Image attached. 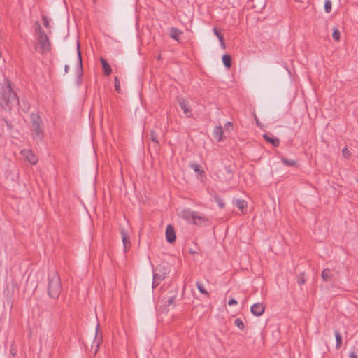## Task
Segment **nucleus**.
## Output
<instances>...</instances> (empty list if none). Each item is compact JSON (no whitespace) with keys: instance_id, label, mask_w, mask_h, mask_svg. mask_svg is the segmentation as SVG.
<instances>
[{"instance_id":"nucleus-1","label":"nucleus","mask_w":358,"mask_h":358,"mask_svg":"<svg viewBox=\"0 0 358 358\" xmlns=\"http://www.w3.org/2000/svg\"><path fill=\"white\" fill-rule=\"evenodd\" d=\"M17 102L16 94L9 85L1 87L0 106L4 109H10Z\"/></svg>"},{"instance_id":"nucleus-2","label":"nucleus","mask_w":358,"mask_h":358,"mask_svg":"<svg viewBox=\"0 0 358 358\" xmlns=\"http://www.w3.org/2000/svg\"><path fill=\"white\" fill-rule=\"evenodd\" d=\"M61 289V284L59 275L54 273L49 278L48 294L52 298H57Z\"/></svg>"},{"instance_id":"nucleus-3","label":"nucleus","mask_w":358,"mask_h":358,"mask_svg":"<svg viewBox=\"0 0 358 358\" xmlns=\"http://www.w3.org/2000/svg\"><path fill=\"white\" fill-rule=\"evenodd\" d=\"M41 52L45 53L50 50L51 44L47 35L41 30L39 27L38 29L37 45Z\"/></svg>"},{"instance_id":"nucleus-4","label":"nucleus","mask_w":358,"mask_h":358,"mask_svg":"<svg viewBox=\"0 0 358 358\" xmlns=\"http://www.w3.org/2000/svg\"><path fill=\"white\" fill-rule=\"evenodd\" d=\"M164 264H159L155 268H153V288L157 286L165 278L167 273Z\"/></svg>"},{"instance_id":"nucleus-5","label":"nucleus","mask_w":358,"mask_h":358,"mask_svg":"<svg viewBox=\"0 0 358 358\" xmlns=\"http://www.w3.org/2000/svg\"><path fill=\"white\" fill-rule=\"evenodd\" d=\"M31 124L34 136L36 138H40L43 131V127L41 126L42 121L40 117L36 115H32Z\"/></svg>"},{"instance_id":"nucleus-6","label":"nucleus","mask_w":358,"mask_h":358,"mask_svg":"<svg viewBox=\"0 0 358 358\" xmlns=\"http://www.w3.org/2000/svg\"><path fill=\"white\" fill-rule=\"evenodd\" d=\"M103 341L102 333L99 331V324H97L96 327L94 338L92 344V349L94 350V354H96L100 347L101 343Z\"/></svg>"},{"instance_id":"nucleus-7","label":"nucleus","mask_w":358,"mask_h":358,"mask_svg":"<svg viewBox=\"0 0 358 358\" xmlns=\"http://www.w3.org/2000/svg\"><path fill=\"white\" fill-rule=\"evenodd\" d=\"M266 6V0H248V8L250 7L255 13L261 12Z\"/></svg>"},{"instance_id":"nucleus-8","label":"nucleus","mask_w":358,"mask_h":358,"mask_svg":"<svg viewBox=\"0 0 358 358\" xmlns=\"http://www.w3.org/2000/svg\"><path fill=\"white\" fill-rule=\"evenodd\" d=\"M21 154L23 158L30 162L31 164H36L38 162L37 157L34 154V152L28 149H24L21 151Z\"/></svg>"},{"instance_id":"nucleus-9","label":"nucleus","mask_w":358,"mask_h":358,"mask_svg":"<svg viewBox=\"0 0 358 358\" xmlns=\"http://www.w3.org/2000/svg\"><path fill=\"white\" fill-rule=\"evenodd\" d=\"M213 135L217 141H222L227 138L224 131L220 126H216L213 129Z\"/></svg>"},{"instance_id":"nucleus-10","label":"nucleus","mask_w":358,"mask_h":358,"mask_svg":"<svg viewBox=\"0 0 358 358\" xmlns=\"http://www.w3.org/2000/svg\"><path fill=\"white\" fill-rule=\"evenodd\" d=\"M264 306L262 303H255L250 308V311L252 314H253L255 316L262 315L264 313Z\"/></svg>"},{"instance_id":"nucleus-11","label":"nucleus","mask_w":358,"mask_h":358,"mask_svg":"<svg viewBox=\"0 0 358 358\" xmlns=\"http://www.w3.org/2000/svg\"><path fill=\"white\" fill-rule=\"evenodd\" d=\"M121 236H122V243L124 245V252H127L131 246V242H130L129 233L127 231L122 229L121 230Z\"/></svg>"},{"instance_id":"nucleus-12","label":"nucleus","mask_w":358,"mask_h":358,"mask_svg":"<svg viewBox=\"0 0 358 358\" xmlns=\"http://www.w3.org/2000/svg\"><path fill=\"white\" fill-rule=\"evenodd\" d=\"M194 213V212H192L190 210L182 209L179 210L178 215L188 222H192Z\"/></svg>"},{"instance_id":"nucleus-13","label":"nucleus","mask_w":358,"mask_h":358,"mask_svg":"<svg viewBox=\"0 0 358 358\" xmlns=\"http://www.w3.org/2000/svg\"><path fill=\"white\" fill-rule=\"evenodd\" d=\"M192 222L196 225H206L208 223V220L202 215L195 213Z\"/></svg>"},{"instance_id":"nucleus-14","label":"nucleus","mask_w":358,"mask_h":358,"mask_svg":"<svg viewBox=\"0 0 358 358\" xmlns=\"http://www.w3.org/2000/svg\"><path fill=\"white\" fill-rule=\"evenodd\" d=\"M166 238L169 243H173L176 240L175 231L171 225H168L166 227Z\"/></svg>"},{"instance_id":"nucleus-15","label":"nucleus","mask_w":358,"mask_h":358,"mask_svg":"<svg viewBox=\"0 0 358 358\" xmlns=\"http://www.w3.org/2000/svg\"><path fill=\"white\" fill-rule=\"evenodd\" d=\"M179 104H180L181 109L183 110L184 114L187 117H190L192 113H191L190 106H189V104L188 103V102H187L185 100L182 99L179 101Z\"/></svg>"},{"instance_id":"nucleus-16","label":"nucleus","mask_w":358,"mask_h":358,"mask_svg":"<svg viewBox=\"0 0 358 358\" xmlns=\"http://www.w3.org/2000/svg\"><path fill=\"white\" fill-rule=\"evenodd\" d=\"M263 138L266 141L271 143L275 148L278 147L280 145V141L277 138L269 136L266 134L263 135Z\"/></svg>"},{"instance_id":"nucleus-17","label":"nucleus","mask_w":358,"mask_h":358,"mask_svg":"<svg viewBox=\"0 0 358 358\" xmlns=\"http://www.w3.org/2000/svg\"><path fill=\"white\" fill-rule=\"evenodd\" d=\"M321 277H322V279L325 282L330 281L332 278V274H331V270L329 268L324 269L322 271Z\"/></svg>"},{"instance_id":"nucleus-18","label":"nucleus","mask_w":358,"mask_h":358,"mask_svg":"<svg viewBox=\"0 0 358 358\" xmlns=\"http://www.w3.org/2000/svg\"><path fill=\"white\" fill-rule=\"evenodd\" d=\"M213 31L214 34L217 37V38L220 41V47H221L222 50H225L226 44L224 43L223 36L218 32V31L216 29V28H213Z\"/></svg>"},{"instance_id":"nucleus-19","label":"nucleus","mask_w":358,"mask_h":358,"mask_svg":"<svg viewBox=\"0 0 358 358\" xmlns=\"http://www.w3.org/2000/svg\"><path fill=\"white\" fill-rule=\"evenodd\" d=\"M222 62L227 69H229L231 66V57L229 54H224L222 57Z\"/></svg>"},{"instance_id":"nucleus-20","label":"nucleus","mask_w":358,"mask_h":358,"mask_svg":"<svg viewBox=\"0 0 358 358\" xmlns=\"http://www.w3.org/2000/svg\"><path fill=\"white\" fill-rule=\"evenodd\" d=\"M100 61H101V62L102 64L103 69L105 74L106 75L110 74L111 72H112V69H111L109 64L103 58H101Z\"/></svg>"},{"instance_id":"nucleus-21","label":"nucleus","mask_w":358,"mask_h":358,"mask_svg":"<svg viewBox=\"0 0 358 358\" xmlns=\"http://www.w3.org/2000/svg\"><path fill=\"white\" fill-rule=\"evenodd\" d=\"M181 34V31L174 27H171L169 30L170 36L176 41H178V37Z\"/></svg>"},{"instance_id":"nucleus-22","label":"nucleus","mask_w":358,"mask_h":358,"mask_svg":"<svg viewBox=\"0 0 358 358\" xmlns=\"http://www.w3.org/2000/svg\"><path fill=\"white\" fill-rule=\"evenodd\" d=\"M334 333L336 337V348L339 349L342 345V336L337 329L334 331Z\"/></svg>"},{"instance_id":"nucleus-23","label":"nucleus","mask_w":358,"mask_h":358,"mask_svg":"<svg viewBox=\"0 0 358 358\" xmlns=\"http://www.w3.org/2000/svg\"><path fill=\"white\" fill-rule=\"evenodd\" d=\"M190 166L198 174V176H201L203 173V170L199 164L193 163L190 164Z\"/></svg>"},{"instance_id":"nucleus-24","label":"nucleus","mask_w":358,"mask_h":358,"mask_svg":"<svg viewBox=\"0 0 358 358\" xmlns=\"http://www.w3.org/2000/svg\"><path fill=\"white\" fill-rule=\"evenodd\" d=\"M282 162L284 164L288 166H294L296 165V162L295 160L288 159L285 157H282Z\"/></svg>"},{"instance_id":"nucleus-25","label":"nucleus","mask_w":358,"mask_h":358,"mask_svg":"<svg viewBox=\"0 0 358 358\" xmlns=\"http://www.w3.org/2000/svg\"><path fill=\"white\" fill-rule=\"evenodd\" d=\"M340 37L341 34L338 29L337 27H334L332 33V38H334V41H339Z\"/></svg>"},{"instance_id":"nucleus-26","label":"nucleus","mask_w":358,"mask_h":358,"mask_svg":"<svg viewBox=\"0 0 358 358\" xmlns=\"http://www.w3.org/2000/svg\"><path fill=\"white\" fill-rule=\"evenodd\" d=\"M306 279L304 273H300L297 276V283L299 285H304L306 283Z\"/></svg>"},{"instance_id":"nucleus-27","label":"nucleus","mask_w":358,"mask_h":358,"mask_svg":"<svg viewBox=\"0 0 358 358\" xmlns=\"http://www.w3.org/2000/svg\"><path fill=\"white\" fill-rule=\"evenodd\" d=\"M77 65L79 68L82 67L81 54L79 50V44L78 43H77Z\"/></svg>"},{"instance_id":"nucleus-28","label":"nucleus","mask_w":358,"mask_h":358,"mask_svg":"<svg viewBox=\"0 0 358 358\" xmlns=\"http://www.w3.org/2000/svg\"><path fill=\"white\" fill-rule=\"evenodd\" d=\"M324 10L326 13H329L331 11V1L326 0L324 2Z\"/></svg>"},{"instance_id":"nucleus-29","label":"nucleus","mask_w":358,"mask_h":358,"mask_svg":"<svg viewBox=\"0 0 358 358\" xmlns=\"http://www.w3.org/2000/svg\"><path fill=\"white\" fill-rule=\"evenodd\" d=\"M234 324L240 329H244V323L239 318H237L234 320Z\"/></svg>"},{"instance_id":"nucleus-30","label":"nucleus","mask_w":358,"mask_h":358,"mask_svg":"<svg viewBox=\"0 0 358 358\" xmlns=\"http://www.w3.org/2000/svg\"><path fill=\"white\" fill-rule=\"evenodd\" d=\"M236 204L239 209L243 210L244 208V201L237 200Z\"/></svg>"},{"instance_id":"nucleus-31","label":"nucleus","mask_w":358,"mask_h":358,"mask_svg":"<svg viewBox=\"0 0 358 358\" xmlns=\"http://www.w3.org/2000/svg\"><path fill=\"white\" fill-rule=\"evenodd\" d=\"M231 122H227V123L225 124V125H224V132H225L226 134L230 133V129H231Z\"/></svg>"},{"instance_id":"nucleus-32","label":"nucleus","mask_w":358,"mask_h":358,"mask_svg":"<svg viewBox=\"0 0 358 358\" xmlns=\"http://www.w3.org/2000/svg\"><path fill=\"white\" fill-rule=\"evenodd\" d=\"M196 286L200 292L203 294H208V292H206V290L204 289L203 287L201 285V283L197 282Z\"/></svg>"},{"instance_id":"nucleus-33","label":"nucleus","mask_w":358,"mask_h":358,"mask_svg":"<svg viewBox=\"0 0 358 358\" xmlns=\"http://www.w3.org/2000/svg\"><path fill=\"white\" fill-rule=\"evenodd\" d=\"M115 88L117 91L120 90V83L117 77L115 78Z\"/></svg>"},{"instance_id":"nucleus-34","label":"nucleus","mask_w":358,"mask_h":358,"mask_svg":"<svg viewBox=\"0 0 358 358\" xmlns=\"http://www.w3.org/2000/svg\"><path fill=\"white\" fill-rule=\"evenodd\" d=\"M175 299H176V296H171V297H170V298L167 300V301H166V302H165V304H166V306H170V305H171V304H173V302H174Z\"/></svg>"},{"instance_id":"nucleus-35","label":"nucleus","mask_w":358,"mask_h":358,"mask_svg":"<svg viewBox=\"0 0 358 358\" xmlns=\"http://www.w3.org/2000/svg\"><path fill=\"white\" fill-rule=\"evenodd\" d=\"M342 152L343 157L345 158H348L350 155L349 150L346 148L343 149Z\"/></svg>"},{"instance_id":"nucleus-36","label":"nucleus","mask_w":358,"mask_h":358,"mask_svg":"<svg viewBox=\"0 0 358 358\" xmlns=\"http://www.w3.org/2000/svg\"><path fill=\"white\" fill-rule=\"evenodd\" d=\"M151 140L152 141L155 143V144H157L158 143V141H157V136L155 135V134L153 132H152L151 134Z\"/></svg>"},{"instance_id":"nucleus-37","label":"nucleus","mask_w":358,"mask_h":358,"mask_svg":"<svg viewBox=\"0 0 358 358\" xmlns=\"http://www.w3.org/2000/svg\"><path fill=\"white\" fill-rule=\"evenodd\" d=\"M237 303V301L236 299H231L229 301H228V304L229 306H232V305H235Z\"/></svg>"},{"instance_id":"nucleus-38","label":"nucleus","mask_w":358,"mask_h":358,"mask_svg":"<svg viewBox=\"0 0 358 358\" xmlns=\"http://www.w3.org/2000/svg\"><path fill=\"white\" fill-rule=\"evenodd\" d=\"M43 23H44V25L46 27H49V24H50V22L48 20V19L47 17H43Z\"/></svg>"},{"instance_id":"nucleus-39","label":"nucleus","mask_w":358,"mask_h":358,"mask_svg":"<svg viewBox=\"0 0 358 358\" xmlns=\"http://www.w3.org/2000/svg\"><path fill=\"white\" fill-rule=\"evenodd\" d=\"M349 358H357V356L355 352H351L349 355Z\"/></svg>"},{"instance_id":"nucleus-40","label":"nucleus","mask_w":358,"mask_h":358,"mask_svg":"<svg viewBox=\"0 0 358 358\" xmlns=\"http://www.w3.org/2000/svg\"><path fill=\"white\" fill-rule=\"evenodd\" d=\"M254 115H255V118L256 124H257V125H259V124H259V120H258V119H257V117H256L255 114Z\"/></svg>"},{"instance_id":"nucleus-41","label":"nucleus","mask_w":358,"mask_h":358,"mask_svg":"<svg viewBox=\"0 0 358 358\" xmlns=\"http://www.w3.org/2000/svg\"><path fill=\"white\" fill-rule=\"evenodd\" d=\"M218 205L222 208L224 206V203L222 201H218Z\"/></svg>"},{"instance_id":"nucleus-42","label":"nucleus","mask_w":358,"mask_h":358,"mask_svg":"<svg viewBox=\"0 0 358 358\" xmlns=\"http://www.w3.org/2000/svg\"><path fill=\"white\" fill-rule=\"evenodd\" d=\"M68 69H69V66L68 65H65V68H64L65 73L68 72Z\"/></svg>"}]
</instances>
